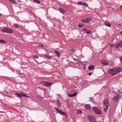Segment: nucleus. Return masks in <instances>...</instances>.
I'll return each mask as SVG.
<instances>
[{"label":"nucleus","mask_w":122,"mask_h":122,"mask_svg":"<svg viewBox=\"0 0 122 122\" xmlns=\"http://www.w3.org/2000/svg\"><path fill=\"white\" fill-rule=\"evenodd\" d=\"M120 8L122 10V5L120 7Z\"/></svg>","instance_id":"ea45409f"},{"label":"nucleus","mask_w":122,"mask_h":122,"mask_svg":"<svg viewBox=\"0 0 122 122\" xmlns=\"http://www.w3.org/2000/svg\"><path fill=\"white\" fill-rule=\"evenodd\" d=\"M55 109L56 110V112H58V113H59L60 111L61 110L59 109L58 108H55Z\"/></svg>","instance_id":"412c9836"},{"label":"nucleus","mask_w":122,"mask_h":122,"mask_svg":"<svg viewBox=\"0 0 122 122\" xmlns=\"http://www.w3.org/2000/svg\"><path fill=\"white\" fill-rule=\"evenodd\" d=\"M101 63L102 64L104 65H106L108 64V63L107 62L104 61H102Z\"/></svg>","instance_id":"6ab92c4d"},{"label":"nucleus","mask_w":122,"mask_h":122,"mask_svg":"<svg viewBox=\"0 0 122 122\" xmlns=\"http://www.w3.org/2000/svg\"><path fill=\"white\" fill-rule=\"evenodd\" d=\"M57 103L59 105V106H60V102L59 101V100H57Z\"/></svg>","instance_id":"473e14b6"},{"label":"nucleus","mask_w":122,"mask_h":122,"mask_svg":"<svg viewBox=\"0 0 122 122\" xmlns=\"http://www.w3.org/2000/svg\"><path fill=\"white\" fill-rule=\"evenodd\" d=\"M13 25L16 28H18V25L17 24H14Z\"/></svg>","instance_id":"c85d7f7f"},{"label":"nucleus","mask_w":122,"mask_h":122,"mask_svg":"<svg viewBox=\"0 0 122 122\" xmlns=\"http://www.w3.org/2000/svg\"><path fill=\"white\" fill-rule=\"evenodd\" d=\"M15 94L18 96V97H21L22 96L26 97H27L26 95L24 93L19 94L18 93H15Z\"/></svg>","instance_id":"423d86ee"},{"label":"nucleus","mask_w":122,"mask_h":122,"mask_svg":"<svg viewBox=\"0 0 122 122\" xmlns=\"http://www.w3.org/2000/svg\"><path fill=\"white\" fill-rule=\"evenodd\" d=\"M118 121V120H116V119H115L114 120V122H116V121Z\"/></svg>","instance_id":"e433bc0d"},{"label":"nucleus","mask_w":122,"mask_h":122,"mask_svg":"<svg viewBox=\"0 0 122 122\" xmlns=\"http://www.w3.org/2000/svg\"><path fill=\"white\" fill-rule=\"evenodd\" d=\"M77 94V93L75 92L74 94H68V96L70 97H74Z\"/></svg>","instance_id":"9d476101"},{"label":"nucleus","mask_w":122,"mask_h":122,"mask_svg":"<svg viewBox=\"0 0 122 122\" xmlns=\"http://www.w3.org/2000/svg\"><path fill=\"white\" fill-rule=\"evenodd\" d=\"M86 18V21H87V23L91 21L92 20L91 18Z\"/></svg>","instance_id":"5701e85b"},{"label":"nucleus","mask_w":122,"mask_h":122,"mask_svg":"<svg viewBox=\"0 0 122 122\" xmlns=\"http://www.w3.org/2000/svg\"><path fill=\"white\" fill-rule=\"evenodd\" d=\"M86 30H86V29H82V30L83 31H85V32H86Z\"/></svg>","instance_id":"4c0bfd02"},{"label":"nucleus","mask_w":122,"mask_h":122,"mask_svg":"<svg viewBox=\"0 0 122 122\" xmlns=\"http://www.w3.org/2000/svg\"><path fill=\"white\" fill-rule=\"evenodd\" d=\"M77 4L79 5H83L85 6H87V3L81 2H77Z\"/></svg>","instance_id":"1a4fd4ad"},{"label":"nucleus","mask_w":122,"mask_h":122,"mask_svg":"<svg viewBox=\"0 0 122 122\" xmlns=\"http://www.w3.org/2000/svg\"><path fill=\"white\" fill-rule=\"evenodd\" d=\"M120 33H121V34H122V30L121 31V32H120Z\"/></svg>","instance_id":"49530a36"},{"label":"nucleus","mask_w":122,"mask_h":122,"mask_svg":"<svg viewBox=\"0 0 122 122\" xmlns=\"http://www.w3.org/2000/svg\"><path fill=\"white\" fill-rule=\"evenodd\" d=\"M67 105H68V107H69V104H68V103H67Z\"/></svg>","instance_id":"de8ad7c7"},{"label":"nucleus","mask_w":122,"mask_h":122,"mask_svg":"<svg viewBox=\"0 0 122 122\" xmlns=\"http://www.w3.org/2000/svg\"><path fill=\"white\" fill-rule=\"evenodd\" d=\"M94 68V66H90L88 67V69L90 70L93 69Z\"/></svg>","instance_id":"a211bd4d"},{"label":"nucleus","mask_w":122,"mask_h":122,"mask_svg":"<svg viewBox=\"0 0 122 122\" xmlns=\"http://www.w3.org/2000/svg\"><path fill=\"white\" fill-rule=\"evenodd\" d=\"M93 110L95 113L98 115H101L102 113V112L97 107H95L92 108Z\"/></svg>","instance_id":"f03ea898"},{"label":"nucleus","mask_w":122,"mask_h":122,"mask_svg":"<svg viewBox=\"0 0 122 122\" xmlns=\"http://www.w3.org/2000/svg\"><path fill=\"white\" fill-rule=\"evenodd\" d=\"M103 103L104 106L107 107L109 103L108 100H104L103 102Z\"/></svg>","instance_id":"0eeeda50"},{"label":"nucleus","mask_w":122,"mask_h":122,"mask_svg":"<svg viewBox=\"0 0 122 122\" xmlns=\"http://www.w3.org/2000/svg\"><path fill=\"white\" fill-rule=\"evenodd\" d=\"M85 108L87 109H88L91 108V107L89 105L86 104L85 106Z\"/></svg>","instance_id":"9b49d317"},{"label":"nucleus","mask_w":122,"mask_h":122,"mask_svg":"<svg viewBox=\"0 0 122 122\" xmlns=\"http://www.w3.org/2000/svg\"><path fill=\"white\" fill-rule=\"evenodd\" d=\"M9 1L11 2L14 4L15 5L17 4V3L15 1V0H9Z\"/></svg>","instance_id":"ddd939ff"},{"label":"nucleus","mask_w":122,"mask_h":122,"mask_svg":"<svg viewBox=\"0 0 122 122\" xmlns=\"http://www.w3.org/2000/svg\"><path fill=\"white\" fill-rule=\"evenodd\" d=\"M0 42L3 43H6V42L4 40L0 39Z\"/></svg>","instance_id":"a878e982"},{"label":"nucleus","mask_w":122,"mask_h":122,"mask_svg":"<svg viewBox=\"0 0 122 122\" xmlns=\"http://www.w3.org/2000/svg\"><path fill=\"white\" fill-rule=\"evenodd\" d=\"M55 53L56 54V55L58 56H60V53L57 51L55 50Z\"/></svg>","instance_id":"dca6fc26"},{"label":"nucleus","mask_w":122,"mask_h":122,"mask_svg":"<svg viewBox=\"0 0 122 122\" xmlns=\"http://www.w3.org/2000/svg\"><path fill=\"white\" fill-rule=\"evenodd\" d=\"M45 56L46 58L51 59V56H48V55L46 54H45L44 55Z\"/></svg>","instance_id":"4be33fe9"},{"label":"nucleus","mask_w":122,"mask_h":122,"mask_svg":"<svg viewBox=\"0 0 122 122\" xmlns=\"http://www.w3.org/2000/svg\"><path fill=\"white\" fill-rule=\"evenodd\" d=\"M82 113V111H77V114H79V113Z\"/></svg>","instance_id":"7c9ffc66"},{"label":"nucleus","mask_w":122,"mask_h":122,"mask_svg":"<svg viewBox=\"0 0 122 122\" xmlns=\"http://www.w3.org/2000/svg\"><path fill=\"white\" fill-rule=\"evenodd\" d=\"M84 24L82 23L79 24L78 25V26L79 27L81 28L84 26Z\"/></svg>","instance_id":"aec40b11"},{"label":"nucleus","mask_w":122,"mask_h":122,"mask_svg":"<svg viewBox=\"0 0 122 122\" xmlns=\"http://www.w3.org/2000/svg\"><path fill=\"white\" fill-rule=\"evenodd\" d=\"M40 46L41 47H43V45H40Z\"/></svg>","instance_id":"37998d69"},{"label":"nucleus","mask_w":122,"mask_h":122,"mask_svg":"<svg viewBox=\"0 0 122 122\" xmlns=\"http://www.w3.org/2000/svg\"><path fill=\"white\" fill-rule=\"evenodd\" d=\"M92 31L87 30H86V31L85 32V33L86 34H90L92 33Z\"/></svg>","instance_id":"f3484780"},{"label":"nucleus","mask_w":122,"mask_h":122,"mask_svg":"<svg viewBox=\"0 0 122 122\" xmlns=\"http://www.w3.org/2000/svg\"><path fill=\"white\" fill-rule=\"evenodd\" d=\"M35 2L38 4H39L40 3V1L39 0H33Z\"/></svg>","instance_id":"bb28decb"},{"label":"nucleus","mask_w":122,"mask_h":122,"mask_svg":"<svg viewBox=\"0 0 122 122\" xmlns=\"http://www.w3.org/2000/svg\"><path fill=\"white\" fill-rule=\"evenodd\" d=\"M73 50H74L73 49H72L69 50V51H70L72 52L73 51Z\"/></svg>","instance_id":"c9c22d12"},{"label":"nucleus","mask_w":122,"mask_h":122,"mask_svg":"<svg viewBox=\"0 0 122 122\" xmlns=\"http://www.w3.org/2000/svg\"><path fill=\"white\" fill-rule=\"evenodd\" d=\"M108 72L111 74L112 76H113L117 74V71L115 69H109L108 70Z\"/></svg>","instance_id":"7ed1b4c3"},{"label":"nucleus","mask_w":122,"mask_h":122,"mask_svg":"<svg viewBox=\"0 0 122 122\" xmlns=\"http://www.w3.org/2000/svg\"><path fill=\"white\" fill-rule=\"evenodd\" d=\"M107 107L106 108H104V110L105 112H106L107 111Z\"/></svg>","instance_id":"72a5a7b5"},{"label":"nucleus","mask_w":122,"mask_h":122,"mask_svg":"<svg viewBox=\"0 0 122 122\" xmlns=\"http://www.w3.org/2000/svg\"><path fill=\"white\" fill-rule=\"evenodd\" d=\"M41 84L47 87H49L52 84L51 83L45 81H42Z\"/></svg>","instance_id":"20e7f679"},{"label":"nucleus","mask_w":122,"mask_h":122,"mask_svg":"<svg viewBox=\"0 0 122 122\" xmlns=\"http://www.w3.org/2000/svg\"><path fill=\"white\" fill-rule=\"evenodd\" d=\"M121 47H122V43L121 42Z\"/></svg>","instance_id":"a19ab883"},{"label":"nucleus","mask_w":122,"mask_h":122,"mask_svg":"<svg viewBox=\"0 0 122 122\" xmlns=\"http://www.w3.org/2000/svg\"><path fill=\"white\" fill-rule=\"evenodd\" d=\"M88 118L90 122H95V119L94 116H89Z\"/></svg>","instance_id":"39448f33"},{"label":"nucleus","mask_w":122,"mask_h":122,"mask_svg":"<svg viewBox=\"0 0 122 122\" xmlns=\"http://www.w3.org/2000/svg\"><path fill=\"white\" fill-rule=\"evenodd\" d=\"M120 98L119 96L118 95L113 97V100L115 101H117Z\"/></svg>","instance_id":"6e6552de"},{"label":"nucleus","mask_w":122,"mask_h":122,"mask_svg":"<svg viewBox=\"0 0 122 122\" xmlns=\"http://www.w3.org/2000/svg\"><path fill=\"white\" fill-rule=\"evenodd\" d=\"M17 1L19 2H21V1H20V0H17Z\"/></svg>","instance_id":"a18cd8bd"},{"label":"nucleus","mask_w":122,"mask_h":122,"mask_svg":"<svg viewBox=\"0 0 122 122\" xmlns=\"http://www.w3.org/2000/svg\"><path fill=\"white\" fill-rule=\"evenodd\" d=\"M92 73H89V75H91Z\"/></svg>","instance_id":"c03bdc74"},{"label":"nucleus","mask_w":122,"mask_h":122,"mask_svg":"<svg viewBox=\"0 0 122 122\" xmlns=\"http://www.w3.org/2000/svg\"><path fill=\"white\" fill-rule=\"evenodd\" d=\"M121 70V68H118L116 69V71H117V72H119Z\"/></svg>","instance_id":"2eb2a0df"},{"label":"nucleus","mask_w":122,"mask_h":122,"mask_svg":"<svg viewBox=\"0 0 122 122\" xmlns=\"http://www.w3.org/2000/svg\"><path fill=\"white\" fill-rule=\"evenodd\" d=\"M34 58L36 59H37L38 58V56L37 55H35L34 56Z\"/></svg>","instance_id":"2f4dec72"},{"label":"nucleus","mask_w":122,"mask_h":122,"mask_svg":"<svg viewBox=\"0 0 122 122\" xmlns=\"http://www.w3.org/2000/svg\"><path fill=\"white\" fill-rule=\"evenodd\" d=\"M105 25L108 27H110L111 26V24L110 23H108L107 22H105Z\"/></svg>","instance_id":"4468645a"},{"label":"nucleus","mask_w":122,"mask_h":122,"mask_svg":"<svg viewBox=\"0 0 122 122\" xmlns=\"http://www.w3.org/2000/svg\"><path fill=\"white\" fill-rule=\"evenodd\" d=\"M120 45V43H118L116 44L115 47V48H117L119 47Z\"/></svg>","instance_id":"b1692460"},{"label":"nucleus","mask_w":122,"mask_h":122,"mask_svg":"<svg viewBox=\"0 0 122 122\" xmlns=\"http://www.w3.org/2000/svg\"><path fill=\"white\" fill-rule=\"evenodd\" d=\"M73 59L74 61H78V59H77L76 58H73Z\"/></svg>","instance_id":"f704fd0d"},{"label":"nucleus","mask_w":122,"mask_h":122,"mask_svg":"<svg viewBox=\"0 0 122 122\" xmlns=\"http://www.w3.org/2000/svg\"><path fill=\"white\" fill-rule=\"evenodd\" d=\"M81 21L84 23H87L86 18H84L81 20Z\"/></svg>","instance_id":"393cba45"},{"label":"nucleus","mask_w":122,"mask_h":122,"mask_svg":"<svg viewBox=\"0 0 122 122\" xmlns=\"http://www.w3.org/2000/svg\"><path fill=\"white\" fill-rule=\"evenodd\" d=\"M120 60L122 61V57H120Z\"/></svg>","instance_id":"58836bf2"},{"label":"nucleus","mask_w":122,"mask_h":122,"mask_svg":"<svg viewBox=\"0 0 122 122\" xmlns=\"http://www.w3.org/2000/svg\"><path fill=\"white\" fill-rule=\"evenodd\" d=\"M110 45L111 47H112L114 45H112V44H110Z\"/></svg>","instance_id":"79ce46f5"},{"label":"nucleus","mask_w":122,"mask_h":122,"mask_svg":"<svg viewBox=\"0 0 122 122\" xmlns=\"http://www.w3.org/2000/svg\"><path fill=\"white\" fill-rule=\"evenodd\" d=\"M90 100L91 102H93L94 101V99L92 97H90Z\"/></svg>","instance_id":"c756f323"},{"label":"nucleus","mask_w":122,"mask_h":122,"mask_svg":"<svg viewBox=\"0 0 122 122\" xmlns=\"http://www.w3.org/2000/svg\"><path fill=\"white\" fill-rule=\"evenodd\" d=\"M2 31L5 33H12L13 32V30L12 29L8 28H4L3 29Z\"/></svg>","instance_id":"f257e3e1"},{"label":"nucleus","mask_w":122,"mask_h":122,"mask_svg":"<svg viewBox=\"0 0 122 122\" xmlns=\"http://www.w3.org/2000/svg\"><path fill=\"white\" fill-rule=\"evenodd\" d=\"M59 113H60L61 114H62L63 115H66V113L65 112H63V111L61 110Z\"/></svg>","instance_id":"cd10ccee"},{"label":"nucleus","mask_w":122,"mask_h":122,"mask_svg":"<svg viewBox=\"0 0 122 122\" xmlns=\"http://www.w3.org/2000/svg\"><path fill=\"white\" fill-rule=\"evenodd\" d=\"M58 10L62 14H64L65 12V10L62 8H59Z\"/></svg>","instance_id":"f8f14e48"}]
</instances>
